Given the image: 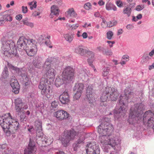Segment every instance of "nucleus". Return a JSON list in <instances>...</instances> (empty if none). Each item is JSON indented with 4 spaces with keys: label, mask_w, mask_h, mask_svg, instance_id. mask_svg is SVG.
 Returning a JSON list of instances; mask_svg holds the SVG:
<instances>
[{
    "label": "nucleus",
    "mask_w": 154,
    "mask_h": 154,
    "mask_svg": "<svg viewBox=\"0 0 154 154\" xmlns=\"http://www.w3.org/2000/svg\"><path fill=\"white\" fill-rule=\"evenodd\" d=\"M36 151V148L35 143L32 142L30 139L27 150L25 151L24 153L25 154H36L35 153Z\"/></svg>",
    "instance_id": "20"
},
{
    "label": "nucleus",
    "mask_w": 154,
    "mask_h": 154,
    "mask_svg": "<svg viewBox=\"0 0 154 154\" xmlns=\"http://www.w3.org/2000/svg\"><path fill=\"white\" fill-rule=\"evenodd\" d=\"M51 13L50 14V17H53V15H58L59 14V9L55 5H53L51 7Z\"/></svg>",
    "instance_id": "25"
},
{
    "label": "nucleus",
    "mask_w": 154,
    "mask_h": 154,
    "mask_svg": "<svg viewBox=\"0 0 154 154\" xmlns=\"http://www.w3.org/2000/svg\"><path fill=\"white\" fill-rule=\"evenodd\" d=\"M94 94L92 86L91 85H89L87 88L86 97L88 101L90 103H93L94 102Z\"/></svg>",
    "instance_id": "17"
},
{
    "label": "nucleus",
    "mask_w": 154,
    "mask_h": 154,
    "mask_svg": "<svg viewBox=\"0 0 154 154\" xmlns=\"http://www.w3.org/2000/svg\"><path fill=\"white\" fill-rule=\"evenodd\" d=\"M106 9L107 11L112 10L114 11L117 10L116 6L111 3L107 2L106 4Z\"/></svg>",
    "instance_id": "32"
},
{
    "label": "nucleus",
    "mask_w": 154,
    "mask_h": 154,
    "mask_svg": "<svg viewBox=\"0 0 154 154\" xmlns=\"http://www.w3.org/2000/svg\"><path fill=\"white\" fill-rule=\"evenodd\" d=\"M9 75V74L8 70V68L6 67H5L2 73L1 77L0 79L2 81H4L8 77Z\"/></svg>",
    "instance_id": "26"
},
{
    "label": "nucleus",
    "mask_w": 154,
    "mask_h": 154,
    "mask_svg": "<svg viewBox=\"0 0 154 154\" xmlns=\"http://www.w3.org/2000/svg\"><path fill=\"white\" fill-rule=\"evenodd\" d=\"M22 16L21 14L17 15L15 17L16 19L18 20H20L22 19Z\"/></svg>",
    "instance_id": "57"
},
{
    "label": "nucleus",
    "mask_w": 154,
    "mask_h": 154,
    "mask_svg": "<svg viewBox=\"0 0 154 154\" xmlns=\"http://www.w3.org/2000/svg\"><path fill=\"white\" fill-rule=\"evenodd\" d=\"M46 37L45 35H40L38 39V42L41 44L45 43L47 44V42L45 41Z\"/></svg>",
    "instance_id": "39"
},
{
    "label": "nucleus",
    "mask_w": 154,
    "mask_h": 154,
    "mask_svg": "<svg viewBox=\"0 0 154 154\" xmlns=\"http://www.w3.org/2000/svg\"><path fill=\"white\" fill-rule=\"evenodd\" d=\"M35 107L36 109L41 112H42V109H43L44 107L43 106H40L39 105H36Z\"/></svg>",
    "instance_id": "48"
},
{
    "label": "nucleus",
    "mask_w": 154,
    "mask_h": 154,
    "mask_svg": "<svg viewBox=\"0 0 154 154\" xmlns=\"http://www.w3.org/2000/svg\"><path fill=\"white\" fill-rule=\"evenodd\" d=\"M2 52L5 56L11 57L18 56L16 44L11 40L2 42Z\"/></svg>",
    "instance_id": "7"
},
{
    "label": "nucleus",
    "mask_w": 154,
    "mask_h": 154,
    "mask_svg": "<svg viewBox=\"0 0 154 154\" xmlns=\"http://www.w3.org/2000/svg\"><path fill=\"white\" fill-rule=\"evenodd\" d=\"M89 53L91 54V58H89L88 60V61L90 66H91L94 69V72H96L97 70L95 68L94 66L92 64L93 61L94 60V54L91 51H90Z\"/></svg>",
    "instance_id": "27"
},
{
    "label": "nucleus",
    "mask_w": 154,
    "mask_h": 154,
    "mask_svg": "<svg viewBox=\"0 0 154 154\" xmlns=\"http://www.w3.org/2000/svg\"><path fill=\"white\" fill-rule=\"evenodd\" d=\"M84 85L82 83H76L74 87V91H78L80 92H82L84 89Z\"/></svg>",
    "instance_id": "31"
},
{
    "label": "nucleus",
    "mask_w": 154,
    "mask_h": 154,
    "mask_svg": "<svg viewBox=\"0 0 154 154\" xmlns=\"http://www.w3.org/2000/svg\"><path fill=\"white\" fill-rule=\"evenodd\" d=\"M116 4L117 6L119 7H121L122 5V4L120 1H117L116 2Z\"/></svg>",
    "instance_id": "56"
},
{
    "label": "nucleus",
    "mask_w": 154,
    "mask_h": 154,
    "mask_svg": "<svg viewBox=\"0 0 154 154\" xmlns=\"http://www.w3.org/2000/svg\"><path fill=\"white\" fill-rule=\"evenodd\" d=\"M69 114L66 111L59 110L54 113V115L57 118L60 120H62L67 118Z\"/></svg>",
    "instance_id": "19"
},
{
    "label": "nucleus",
    "mask_w": 154,
    "mask_h": 154,
    "mask_svg": "<svg viewBox=\"0 0 154 154\" xmlns=\"http://www.w3.org/2000/svg\"><path fill=\"white\" fill-rule=\"evenodd\" d=\"M106 42L109 44L110 48H111L113 46V44H115V42L114 41H107Z\"/></svg>",
    "instance_id": "54"
},
{
    "label": "nucleus",
    "mask_w": 154,
    "mask_h": 154,
    "mask_svg": "<svg viewBox=\"0 0 154 154\" xmlns=\"http://www.w3.org/2000/svg\"><path fill=\"white\" fill-rule=\"evenodd\" d=\"M41 59L39 57H36L33 61V63L35 67L41 69L43 66L41 62Z\"/></svg>",
    "instance_id": "23"
},
{
    "label": "nucleus",
    "mask_w": 154,
    "mask_h": 154,
    "mask_svg": "<svg viewBox=\"0 0 154 154\" xmlns=\"http://www.w3.org/2000/svg\"><path fill=\"white\" fill-rule=\"evenodd\" d=\"M63 37L66 41L69 42H71L74 38L73 35L70 33L64 34Z\"/></svg>",
    "instance_id": "33"
},
{
    "label": "nucleus",
    "mask_w": 154,
    "mask_h": 154,
    "mask_svg": "<svg viewBox=\"0 0 154 154\" xmlns=\"http://www.w3.org/2000/svg\"><path fill=\"white\" fill-rule=\"evenodd\" d=\"M75 51L77 54L81 55H84L86 53L85 51L83 48L82 46H79L75 48Z\"/></svg>",
    "instance_id": "30"
},
{
    "label": "nucleus",
    "mask_w": 154,
    "mask_h": 154,
    "mask_svg": "<svg viewBox=\"0 0 154 154\" xmlns=\"http://www.w3.org/2000/svg\"><path fill=\"white\" fill-rule=\"evenodd\" d=\"M144 8V5H139L136 6L135 9L137 11H140L142 10Z\"/></svg>",
    "instance_id": "44"
},
{
    "label": "nucleus",
    "mask_w": 154,
    "mask_h": 154,
    "mask_svg": "<svg viewBox=\"0 0 154 154\" xmlns=\"http://www.w3.org/2000/svg\"><path fill=\"white\" fill-rule=\"evenodd\" d=\"M149 58V57L148 56H143L142 57V60L141 61V62L142 63H143L146 62L148 60Z\"/></svg>",
    "instance_id": "47"
},
{
    "label": "nucleus",
    "mask_w": 154,
    "mask_h": 154,
    "mask_svg": "<svg viewBox=\"0 0 154 154\" xmlns=\"http://www.w3.org/2000/svg\"><path fill=\"white\" fill-rule=\"evenodd\" d=\"M133 26L131 24H128L126 26V28L128 30L132 29L133 28Z\"/></svg>",
    "instance_id": "62"
},
{
    "label": "nucleus",
    "mask_w": 154,
    "mask_h": 154,
    "mask_svg": "<svg viewBox=\"0 0 154 154\" xmlns=\"http://www.w3.org/2000/svg\"><path fill=\"white\" fill-rule=\"evenodd\" d=\"M113 33L111 31H108L106 33V37L109 40H111L113 36Z\"/></svg>",
    "instance_id": "43"
},
{
    "label": "nucleus",
    "mask_w": 154,
    "mask_h": 154,
    "mask_svg": "<svg viewBox=\"0 0 154 154\" xmlns=\"http://www.w3.org/2000/svg\"><path fill=\"white\" fill-rule=\"evenodd\" d=\"M92 5L89 2H88L85 4L84 8L86 10H88L91 8Z\"/></svg>",
    "instance_id": "46"
},
{
    "label": "nucleus",
    "mask_w": 154,
    "mask_h": 154,
    "mask_svg": "<svg viewBox=\"0 0 154 154\" xmlns=\"http://www.w3.org/2000/svg\"><path fill=\"white\" fill-rule=\"evenodd\" d=\"M37 42L34 39H27L25 37H20L17 42L18 49L25 51L27 54L29 56H33L37 54Z\"/></svg>",
    "instance_id": "4"
},
{
    "label": "nucleus",
    "mask_w": 154,
    "mask_h": 154,
    "mask_svg": "<svg viewBox=\"0 0 154 154\" xmlns=\"http://www.w3.org/2000/svg\"><path fill=\"white\" fill-rule=\"evenodd\" d=\"M58 105L57 102L55 101L52 102L51 103V106L53 108H56Z\"/></svg>",
    "instance_id": "55"
},
{
    "label": "nucleus",
    "mask_w": 154,
    "mask_h": 154,
    "mask_svg": "<svg viewBox=\"0 0 154 154\" xmlns=\"http://www.w3.org/2000/svg\"><path fill=\"white\" fill-rule=\"evenodd\" d=\"M74 69L70 66H67L64 69L62 75L57 77L55 82V85L59 87L64 83H69L73 79L74 73Z\"/></svg>",
    "instance_id": "6"
},
{
    "label": "nucleus",
    "mask_w": 154,
    "mask_h": 154,
    "mask_svg": "<svg viewBox=\"0 0 154 154\" xmlns=\"http://www.w3.org/2000/svg\"><path fill=\"white\" fill-rule=\"evenodd\" d=\"M154 55V49H152L151 51L149 52V55L150 57H152Z\"/></svg>",
    "instance_id": "64"
},
{
    "label": "nucleus",
    "mask_w": 154,
    "mask_h": 154,
    "mask_svg": "<svg viewBox=\"0 0 154 154\" xmlns=\"http://www.w3.org/2000/svg\"><path fill=\"white\" fill-rule=\"evenodd\" d=\"M81 36H82L83 38L85 39L88 37V34L86 32H84L82 33Z\"/></svg>",
    "instance_id": "59"
},
{
    "label": "nucleus",
    "mask_w": 154,
    "mask_h": 154,
    "mask_svg": "<svg viewBox=\"0 0 154 154\" xmlns=\"http://www.w3.org/2000/svg\"><path fill=\"white\" fill-rule=\"evenodd\" d=\"M48 58H51V62L50 63L51 66L54 65L55 67L58 65L60 63L59 59L52 57H48Z\"/></svg>",
    "instance_id": "34"
},
{
    "label": "nucleus",
    "mask_w": 154,
    "mask_h": 154,
    "mask_svg": "<svg viewBox=\"0 0 154 154\" xmlns=\"http://www.w3.org/2000/svg\"><path fill=\"white\" fill-rule=\"evenodd\" d=\"M15 109L16 112L20 115L23 113L24 109H26L28 108V104L23 102L22 99L20 98H17L15 99Z\"/></svg>",
    "instance_id": "13"
},
{
    "label": "nucleus",
    "mask_w": 154,
    "mask_h": 154,
    "mask_svg": "<svg viewBox=\"0 0 154 154\" xmlns=\"http://www.w3.org/2000/svg\"><path fill=\"white\" fill-rule=\"evenodd\" d=\"M36 134V139H40L42 142H43L44 140V138H45L46 137L45 135L43 134V133L42 132V129L40 130H37Z\"/></svg>",
    "instance_id": "29"
},
{
    "label": "nucleus",
    "mask_w": 154,
    "mask_h": 154,
    "mask_svg": "<svg viewBox=\"0 0 154 154\" xmlns=\"http://www.w3.org/2000/svg\"><path fill=\"white\" fill-rule=\"evenodd\" d=\"M22 12L24 14H26L27 13L28 9L27 7L22 6Z\"/></svg>",
    "instance_id": "50"
},
{
    "label": "nucleus",
    "mask_w": 154,
    "mask_h": 154,
    "mask_svg": "<svg viewBox=\"0 0 154 154\" xmlns=\"http://www.w3.org/2000/svg\"><path fill=\"white\" fill-rule=\"evenodd\" d=\"M79 146V144L77 143H74L73 145V146L74 151H76L77 149V147Z\"/></svg>",
    "instance_id": "63"
},
{
    "label": "nucleus",
    "mask_w": 154,
    "mask_h": 154,
    "mask_svg": "<svg viewBox=\"0 0 154 154\" xmlns=\"http://www.w3.org/2000/svg\"><path fill=\"white\" fill-rule=\"evenodd\" d=\"M103 122L98 126L97 131L99 133V141L100 143H103L104 142L114 139L117 136L114 137L111 135L110 133L113 130V127L110 122V119L108 118H105Z\"/></svg>",
    "instance_id": "3"
},
{
    "label": "nucleus",
    "mask_w": 154,
    "mask_h": 154,
    "mask_svg": "<svg viewBox=\"0 0 154 154\" xmlns=\"http://www.w3.org/2000/svg\"><path fill=\"white\" fill-rule=\"evenodd\" d=\"M82 92L77 91V92L75 94L74 98L76 100H78L80 97L81 96Z\"/></svg>",
    "instance_id": "45"
},
{
    "label": "nucleus",
    "mask_w": 154,
    "mask_h": 154,
    "mask_svg": "<svg viewBox=\"0 0 154 154\" xmlns=\"http://www.w3.org/2000/svg\"><path fill=\"white\" fill-rule=\"evenodd\" d=\"M7 66L11 70H14V73L15 72L21 75L25 82V85H27L29 83V79L27 73L25 72L22 71L21 69H20L14 67L8 62H7Z\"/></svg>",
    "instance_id": "14"
},
{
    "label": "nucleus",
    "mask_w": 154,
    "mask_h": 154,
    "mask_svg": "<svg viewBox=\"0 0 154 154\" xmlns=\"http://www.w3.org/2000/svg\"><path fill=\"white\" fill-rule=\"evenodd\" d=\"M143 121L144 125L148 127H151L154 124V112L150 110L145 112L143 115Z\"/></svg>",
    "instance_id": "15"
},
{
    "label": "nucleus",
    "mask_w": 154,
    "mask_h": 154,
    "mask_svg": "<svg viewBox=\"0 0 154 154\" xmlns=\"http://www.w3.org/2000/svg\"><path fill=\"white\" fill-rule=\"evenodd\" d=\"M35 125L36 130H40L42 129V122L40 120H36L35 122Z\"/></svg>",
    "instance_id": "36"
},
{
    "label": "nucleus",
    "mask_w": 154,
    "mask_h": 154,
    "mask_svg": "<svg viewBox=\"0 0 154 154\" xmlns=\"http://www.w3.org/2000/svg\"><path fill=\"white\" fill-rule=\"evenodd\" d=\"M0 125L7 136L17 132L20 128L17 120L10 113L0 116Z\"/></svg>",
    "instance_id": "1"
},
{
    "label": "nucleus",
    "mask_w": 154,
    "mask_h": 154,
    "mask_svg": "<svg viewBox=\"0 0 154 154\" xmlns=\"http://www.w3.org/2000/svg\"><path fill=\"white\" fill-rule=\"evenodd\" d=\"M131 8L130 7H125L123 9V13L126 14L128 17L130 16L131 13Z\"/></svg>",
    "instance_id": "37"
},
{
    "label": "nucleus",
    "mask_w": 154,
    "mask_h": 154,
    "mask_svg": "<svg viewBox=\"0 0 154 154\" xmlns=\"http://www.w3.org/2000/svg\"><path fill=\"white\" fill-rule=\"evenodd\" d=\"M66 17L69 18H76L77 16V14L73 8L69 9L66 13Z\"/></svg>",
    "instance_id": "22"
},
{
    "label": "nucleus",
    "mask_w": 154,
    "mask_h": 154,
    "mask_svg": "<svg viewBox=\"0 0 154 154\" xmlns=\"http://www.w3.org/2000/svg\"><path fill=\"white\" fill-rule=\"evenodd\" d=\"M121 140L119 137H116L114 139L104 142L103 143H100V145L103 150L108 152L109 149H113L110 154H119V151L121 148Z\"/></svg>",
    "instance_id": "5"
},
{
    "label": "nucleus",
    "mask_w": 154,
    "mask_h": 154,
    "mask_svg": "<svg viewBox=\"0 0 154 154\" xmlns=\"http://www.w3.org/2000/svg\"><path fill=\"white\" fill-rule=\"evenodd\" d=\"M79 25L78 24H75L72 25L71 26V28L70 29V30H73L76 29L79 26Z\"/></svg>",
    "instance_id": "49"
},
{
    "label": "nucleus",
    "mask_w": 154,
    "mask_h": 154,
    "mask_svg": "<svg viewBox=\"0 0 154 154\" xmlns=\"http://www.w3.org/2000/svg\"><path fill=\"white\" fill-rule=\"evenodd\" d=\"M87 154H100V149L99 145L95 141L87 144L86 147Z\"/></svg>",
    "instance_id": "16"
},
{
    "label": "nucleus",
    "mask_w": 154,
    "mask_h": 154,
    "mask_svg": "<svg viewBox=\"0 0 154 154\" xmlns=\"http://www.w3.org/2000/svg\"><path fill=\"white\" fill-rule=\"evenodd\" d=\"M8 11H6L4 12V15L2 17V18L5 21L11 22L12 20V18L10 14H8Z\"/></svg>",
    "instance_id": "28"
},
{
    "label": "nucleus",
    "mask_w": 154,
    "mask_h": 154,
    "mask_svg": "<svg viewBox=\"0 0 154 154\" xmlns=\"http://www.w3.org/2000/svg\"><path fill=\"white\" fill-rule=\"evenodd\" d=\"M23 22L25 25L28 26L31 28H32L34 26V24L33 23L29 22L27 18H26L23 21Z\"/></svg>",
    "instance_id": "40"
},
{
    "label": "nucleus",
    "mask_w": 154,
    "mask_h": 154,
    "mask_svg": "<svg viewBox=\"0 0 154 154\" xmlns=\"http://www.w3.org/2000/svg\"><path fill=\"white\" fill-rule=\"evenodd\" d=\"M102 75L103 77H106L108 78V75L109 74V72L110 71V69L107 67H104L103 69Z\"/></svg>",
    "instance_id": "35"
},
{
    "label": "nucleus",
    "mask_w": 154,
    "mask_h": 154,
    "mask_svg": "<svg viewBox=\"0 0 154 154\" xmlns=\"http://www.w3.org/2000/svg\"><path fill=\"white\" fill-rule=\"evenodd\" d=\"M78 75H80V76L82 77L83 75V76L85 78L88 79V77L90 76L91 75L90 72L86 69H81L79 71Z\"/></svg>",
    "instance_id": "24"
},
{
    "label": "nucleus",
    "mask_w": 154,
    "mask_h": 154,
    "mask_svg": "<svg viewBox=\"0 0 154 154\" xmlns=\"http://www.w3.org/2000/svg\"><path fill=\"white\" fill-rule=\"evenodd\" d=\"M143 106L141 103L135 104L130 110L128 122L131 124H134L137 120L141 118L142 111Z\"/></svg>",
    "instance_id": "9"
},
{
    "label": "nucleus",
    "mask_w": 154,
    "mask_h": 154,
    "mask_svg": "<svg viewBox=\"0 0 154 154\" xmlns=\"http://www.w3.org/2000/svg\"><path fill=\"white\" fill-rule=\"evenodd\" d=\"M60 101L63 104H66L69 101V95L67 90L65 91L59 96Z\"/></svg>",
    "instance_id": "21"
},
{
    "label": "nucleus",
    "mask_w": 154,
    "mask_h": 154,
    "mask_svg": "<svg viewBox=\"0 0 154 154\" xmlns=\"http://www.w3.org/2000/svg\"><path fill=\"white\" fill-rule=\"evenodd\" d=\"M6 154H12V152L10 149L8 148L5 149L4 150Z\"/></svg>",
    "instance_id": "52"
},
{
    "label": "nucleus",
    "mask_w": 154,
    "mask_h": 154,
    "mask_svg": "<svg viewBox=\"0 0 154 154\" xmlns=\"http://www.w3.org/2000/svg\"><path fill=\"white\" fill-rule=\"evenodd\" d=\"M123 30L122 29H119L117 30V35L118 36L119 35L123 33Z\"/></svg>",
    "instance_id": "53"
},
{
    "label": "nucleus",
    "mask_w": 154,
    "mask_h": 154,
    "mask_svg": "<svg viewBox=\"0 0 154 154\" xmlns=\"http://www.w3.org/2000/svg\"><path fill=\"white\" fill-rule=\"evenodd\" d=\"M142 3H146L147 2V4L148 5L151 4L150 0H142Z\"/></svg>",
    "instance_id": "58"
},
{
    "label": "nucleus",
    "mask_w": 154,
    "mask_h": 154,
    "mask_svg": "<svg viewBox=\"0 0 154 154\" xmlns=\"http://www.w3.org/2000/svg\"><path fill=\"white\" fill-rule=\"evenodd\" d=\"M117 23V21L116 20H112L106 22L107 25L106 27H111L116 26Z\"/></svg>",
    "instance_id": "38"
},
{
    "label": "nucleus",
    "mask_w": 154,
    "mask_h": 154,
    "mask_svg": "<svg viewBox=\"0 0 154 154\" xmlns=\"http://www.w3.org/2000/svg\"><path fill=\"white\" fill-rule=\"evenodd\" d=\"M51 58H48L45 60L44 66V69L45 70V74L42 77L45 78V77H47L46 78L51 79L53 80V79L55 77L56 71L51 66L50 63L51 62Z\"/></svg>",
    "instance_id": "12"
},
{
    "label": "nucleus",
    "mask_w": 154,
    "mask_h": 154,
    "mask_svg": "<svg viewBox=\"0 0 154 154\" xmlns=\"http://www.w3.org/2000/svg\"><path fill=\"white\" fill-rule=\"evenodd\" d=\"M77 134L73 129L70 130H65L62 136H60L59 140L62 144L65 147L67 146L69 141L73 140Z\"/></svg>",
    "instance_id": "11"
},
{
    "label": "nucleus",
    "mask_w": 154,
    "mask_h": 154,
    "mask_svg": "<svg viewBox=\"0 0 154 154\" xmlns=\"http://www.w3.org/2000/svg\"><path fill=\"white\" fill-rule=\"evenodd\" d=\"M53 140L52 138L48 139V137L46 136L45 138H44V140L43 143H46L47 145H50L53 142Z\"/></svg>",
    "instance_id": "42"
},
{
    "label": "nucleus",
    "mask_w": 154,
    "mask_h": 154,
    "mask_svg": "<svg viewBox=\"0 0 154 154\" xmlns=\"http://www.w3.org/2000/svg\"><path fill=\"white\" fill-rule=\"evenodd\" d=\"M98 3L99 5L102 6L104 5L105 2L103 0H99Z\"/></svg>",
    "instance_id": "60"
},
{
    "label": "nucleus",
    "mask_w": 154,
    "mask_h": 154,
    "mask_svg": "<svg viewBox=\"0 0 154 154\" xmlns=\"http://www.w3.org/2000/svg\"><path fill=\"white\" fill-rule=\"evenodd\" d=\"M28 5L30 6V9L32 10L34 8H36L37 7V2L35 1H33L32 2H29Z\"/></svg>",
    "instance_id": "41"
},
{
    "label": "nucleus",
    "mask_w": 154,
    "mask_h": 154,
    "mask_svg": "<svg viewBox=\"0 0 154 154\" xmlns=\"http://www.w3.org/2000/svg\"><path fill=\"white\" fill-rule=\"evenodd\" d=\"M124 94L120 96L116 109L114 111L115 120H118L122 116H124L127 110L128 100L131 97L132 92L129 88H126L124 91Z\"/></svg>",
    "instance_id": "2"
},
{
    "label": "nucleus",
    "mask_w": 154,
    "mask_h": 154,
    "mask_svg": "<svg viewBox=\"0 0 154 154\" xmlns=\"http://www.w3.org/2000/svg\"><path fill=\"white\" fill-rule=\"evenodd\" d=\"M40 13L39 12H37L36 11H34L32 14V15L33 17H36L40 15Z\"/></svg>",
    "instance_id": "61"
},
{
    "label": "nucleus",
    "mask_w": 154,
    "mask_h": 154,
    "mask_svg": "<svg viewBox=\"0 0 154 154\" xmlns=\"http://www.w3.org/2000/svg\"><path fill=\"white\" fill-rule=\"evenodd\" d=\"M119 95V93L116 88L108 87H106L100 97V105L106 106L107 105L106 101L107 99L116 101Z\"/></svg>",
    "instance_id": "8"
},
{
    "label": "nucleus",
    "mask_w": 154,
    "mask_h": 154,
    "mask_svg": "<svg viewBox=\"0 0 154 154\" xmlns=\"http://www.w3.org/2000/svg\"><path fill=\"white\" fill-rule=\"evenodd\" d=\"M10 81V85L13 88V91L15 94H17L19 92L20 88V85L17 80L14 76H12Z\"/></svg>",
    "instance_id": "18"
},
{
    "label": "nucleus",
    "mask_w": 154,
    "mask_h": 154,
    "mask_svg": "<svg viewBox=\"0 0 154 154\" xmlns=\"http://www.w3.org/2000/svg\"><path fill=\"white\" fill-rule=\"evenodd\" d=\"M122 59L124 60L127 62L129 60V57L127 55H125L122 56Z\"/></svg>",
    "instance_id": "51"
},
{
    "label": "nucleus",
    "mask_w": 154,
    "mask_h": 154,
    "mask_svg": "<svg viewBox=\"0 0 154 154\" xmlns=\"http://www.w3.org/2000/svg\"><path fill=\"white\" fill-rule=\"evenodd\" d=\"M38 88L41 91V94L42 95H45L48 98L50 97L52 94V89L50 85L48 79L42 77Z\"/></svg>",
    "instance_id": "10"
}]
</instances>
